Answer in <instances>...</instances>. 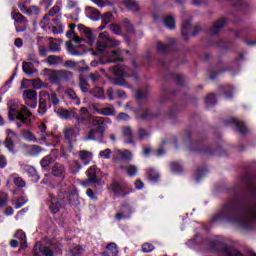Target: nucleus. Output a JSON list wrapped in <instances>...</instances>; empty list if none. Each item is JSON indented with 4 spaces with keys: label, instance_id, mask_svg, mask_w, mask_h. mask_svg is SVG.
<instances>
[{
    "label": "nucleus",
    "instance_id": "f257e3e1",
    "mask_svg": "<svg viewBox=\"0 0 256 256\" xmlns=\"http://www.w3.org/2000/svg\"><path fill=\"white\" fill-rule=\"evenodd\" d=\"M8 107V118L10 121H21L25 125H29L31 123V112L27 109L26 106L19 105V101L17 100H9L7 102Z\"/></svg>",
    "mask_w": 256,
    "mask_h": 256
},
{
    "label": "nucleus",
    "instance_id": "f03ea898",
    "mask_svg": "<svg viewBox=\"0 0 256 256\" xmlns=\"http://www.w3.org/2000/svg\"><path fill=\"white\" fill-rule=\"evenodd\" d=\"M256 220V206H251L247 208L242 217L238 219L239 225H242L245 227L250 221H255Z\"/></svg>",
    "mask_w": 256,
    "mask_h": 256
},
{
    "label": "nucleus",
    "instance_id": "7ed1b4c3",
    "mask_svg": "<svg viewBox=\"0 0 256 256\" xmlns=\"http://www.w3.org/2000/svg\"><path fill=\"white\" fill-rule=\"evenodd\" d=\"M79 133H80V130H79V127L77 126L66 127L63 130L64 141H66L68 145H72L73 141H75L77 137H79Z\"/></svg>",
    "mask_w": 256,
    "mask_h": 256
},
{
    "label": "nucleus",
    "instance_id": "20e7f679",
    "mask_svg": "<svg viewBox=\"0 0 256 256\" xmlns=\"http://www.w3.org/2000/svg\"><path fill=\"white\" fill-rule=\"evenodd\" d=\"M46 75L50 83H59L62 79L67 77L65 70H46Z\"/></svg>",
    "mask_w": 256,
    "mask_h": 256
},
{
    "label": "nucleus",
    "instance_id": "39448f33",
    "mask_svg": "<svg viewBox=\"0 0 256 256\" xmlns=\"http://www.w3.org/2000/svg\"><path fill=\"white\" fill-rule=\"evenodd\" d=\"M17 137V133L11 129L6 130V138L3 142L4 147L9 151V153H15V142L13 138Z\"/></svg>",
    "mask_w": 256,
    "mask_h": 256
},
{
    "label": "nucleus",
    "instance_id": "423d86ee",
    "mask_svg": "<svg viewBox=\"0 0 256 256\" xmlns=\"http://www.w3.org/2000/svg\"><path fill=\"white\" fill-rule=\"evenodd\" d=\"M109 189L118 197H127V195H129V192H123L125 191V186L119 184V182L115 180L111 183Z\"/></svg>",
    "mask_w": 256,
    "mask_h": 256
},
{
    "label": "nucleus",
    "instance_id": "0eeeda50",
    "mask_svg": "<svg viewBox=\"0 0 256 256\" xmlns=\"http://www.w3.org/2000/svg\"><path fill=\"white\" fill-rule=\"evenodd\" d=\"M105 57L107 59V63H117V61H123L121 49L106 52Z\"/></svg>",
    "mask_w": 256,
    "mask_h": 256
},
{
    "label": "nucleus",
    "instance_id": "6e6552de",
    "mask_svg": "<svg viewBox=\"0 0 256 256\" xmlns=\"http://www.w3.org/2000/svg\"><path fill=\"white\" fill-rule=\"evenodd\" d=\"M86 173L88 177L86 185H93L94 183H100L99 177H97V167L91 166Z\"/></svg>",
    "mask_w": 256,
    "mask_h": 256
},
{
    "label": "nucleus",
    "instance_id": "1a4fd4ad",
    "mask_svg": "<svg viewBox=\"0 0 256 256\" xmlns=\"http://www.w3.org/2000/svg\"><path fill=\"white\" fill-rule=\"evenodd\" d=\"M39 115H45L47 113V91H41L39 94Z\"/></svg>",
    "mask_w": 256,
    "mask_h": 256
},
{
    "label": "nucleus",
    "instance_id": "9d476101",
    "mask_svg": "<svg viewBox=\"0 0 256 256\" xmlns=\"http://www.w3.org/2000/svg\"><path fill=\"white\" fill-rule=\"evenodd\" d=\"M67 173V168H65V165L56 162L53 166H52V175H54V177H65V174Z\"/></svg>",
    "mask_w": 256,
    "mask_h": 256
},
{
    "label": "nucleus",
    "instance_id": "9b49d317",
    "mask_svg": "<svg viewBox=\"0 0 256 256\" xmlns=\"http://www.w3.org/2000/svg\"><path fill=\"white\" fill-rule=\"evenodd\" d=\"M92 129H97L101 134H105V119L94 117L92 119Z\"/></svg>",
    "mask_w": 256,
    "mask_h": 256
},
{
    "label": "nucleus",
    "instance_id": "f8f14e48",
    "mask_svg": "<svg viewBox=\"0 0 256 256\" xmlns=\"http://www.w3.org/2000/svg\"><path fill=\"white\" fill-rule=\"evenodd\" d=\"M51 197V202H50V211L52 213H59V211H61V207H63V204L61 203V199L53 196V195H50Z\"/></svg>",
    "mask_w": 256,
    "mask_h": 256
},
{
    "label": "nucleus",
    "instance_id": "ddd939ff",
    "mask_svg": "<svg viewBox=\"0 0 256 256\" xmlns=\"http://www.w3.org/2000/svg\"><path fill=\"white\" fill-rule=\"evenodd\" d=\"M103 135H105V134H101V132H99V130H97L95 128H91L89 130V132L87 133L85 140L86 141H96V139H103Z\"/></svg>",
    "mask_w": 256,
    "mask_h": 256
},
{
    "label": "nucleus",
    "instance_id": "4468645a",
    "mask_svg": "<svg viewBox=\"0 0 256 256\" xmlns=\"http://www.w3.org/2000/svg\"><path fill=\"white\" fill-rule=\"evenodd\" d=\"M91 120V113L87 107H82L79 111L77 121L78 123H82V121H90Z\"/></svg>",
    "mask_w": 256,
    "mask_h": 256
},
{
    "label": "nucleus",
    "instance_id": "2eb2a0df",
    "mask_svg": "<svg viewBox=\"0 0 256 256\" xmlns=\"http://www.w3.org/2000/svg\"><path fill=\"white\" fill-rule=\"evenodd\" d=\"M59 11H61V6L59 5H55L49 12H48V16H45L43 18V20L41 21V25L43 29H47V19L48 17H54V15H57V13H59Z\"/></svg>",
    "mask_w": 256,
    "mask_h": 256
},
{
    "label": "nucleus",
    "instance_id": "dca6fc26",
    "mask_svg": "<svg viewBox=\"0 0 256 256\" xmlns=\"http://www.w3.org/2000/svg\"><path fill=\"white\" fill-rule=\"evenodd\" d=\"M86 15L90 17V19H93V21H97L101 17V12L97 10L96 8H93L91 6L86 7Z\"/></svg>",
    "mask_w": 256,
    "mask_h": 256
},
{
    "label": "nucleus",
    "instance_id": "f3484780",
    "mask_svg": "<svg viewBox=\"0 0 256 256\" xmlns=\"http://www.w3.org/2000/svg\"><path fill=\"white\" fill-rule=\"evenodd\" d=\"M114 153L117 157H121V159H124L125 161H131L133 159V153L129 150L115 149Z\"/></svg>",
    "mask_w": 256,
    "mask_h": 256
},
{
    "label": "nucleus",
    "instance_id": "a211bd4d",
    "mask_svg": "<svg viewBox=\"0 0 256 256\" xmlns=\"http://www.w3.org/2000/svg\"><path fill=\"white\" fill-rule=\"evenodd\" d=\"M226 23H227V21L224 18L216 21L214 23V25L212 26V28L210 29V33H212V35H217V33L219 31H221V29H223V27H225Z\"/></svg>",
    "mask_w": 256,
    "mask_h": 256
},
{
    "label": "nucleus",
    "instance_id": "6ab92c4d",
    "mask_svg": "<svg viewBox=\"0 0 256 256\" xmlns=\"http://www.w3.org/2000/svg\"><path fill=\"white\" fill-rule=\"evenodd\" d=\"M112 72L118 78L129 77V73H127V67L125 66H115L112 68Z\"/></svg>",
    "mask_w": 256,
    "mask_h": 256
},
{
    "label": "nucleus",
    "instance_id": "aec40b11",
    "mask_svg": "<svg viewBox=\"0 0 256 256\" xmlns=\"http://www.w3.org/2000/svg\"><path fill=\"white\" fill-rule=\"evenodd\" d=\"M101 37L102 39H105L107 47H119V45H121V42L111 39L107 32H102Z\"/></svg>",
    "mask_w": 256,
    "mask_h": 256
},
{
    "label": "nucleus",
    "instance_id": "412c9836",
    "mask_svg": "<svg viewBox=\"0 0 256 256\" xmlns=\"http://www.w3.org/2000/svg\"><path fill=\"white\" fill-rule=\"evenodd\" d=\"M78 29L81 31V33H84L86 39H88L89 45H93V32L89 28L81 25L78 26Z\"/></svg>",
    "mask_w": 256,
    "mask_h": 256
},
{
    "label": "nucleus",
    "instance_id": "4be33fe9",
    "mask_svg": "<svg viewBox=\"0 0 256 256\" xmlns=\"http://www.w3.org/2000/svg\"><path fill=\"white\" fill-rule=\"evenodd\" d=\"M23 99L25 101H37V91L33 89H27L23 92Z\"/></svg>",
    "mask_w": 256,
    "mask_h": 256
},
{
    "label": "nucleus",
    "instance_id": "5701e85b",
    "mask_svg": "<svg viewBox=\"0 0 256 256\" xmlns=\"http://www.w3.org/2000/svg\"><path fill=\"white\" fill-rule=\"evenodd\" d=\"M117 253H119V250L117 248V244L115 243H110L106 247V251L104 252L105 256H116Z\"/></svg>",
    "mask_w": 256,
    "mask_h": 256
},
{
    "label": "nucleus",
    "instance_id": "b1692460",
    "mask_svg": "<svg viewBox=\"0 0 256 256\" xmlns=\"http://www.w3.org/2000/svg\"><path fill=\"white\" fill-rule=\"evenodd\" d=\"M22 137L25 141L32 142V143H37V137L31 130H23L22 131Z\"/></svg>",
    "mask_w": 256,
    "mask_h": 256
},
{
    "label": "nucleus",
    "instance_id": "393cba45",
    "mask_svg": "<svg viewBox=\"0 0 256 256\" xmlns=\"http://www.w3.org/2000/svg\"><path fill=\"white\" fill-rule=\"evenodd\" d=\"M52 21L54 23V26L52 27L48 26V29H50L54 34L63 33V24L58 22L59 20L57 19H53Z\"/></svg>",
    "mask_w": 256,
    "mask_h": 256
},
{
    "label": "nucleus",
    "instance_id": "a878e982",
    "mask_svg": "<svg viewBox=\"0 0 256 256\" xmlns=\"http://www.w3.org/2000/svg\"><path fill=\"white\" fill-rule=\"evenodd\" d=\"M46 63L48 65H59L60 63H63V58L55 55H50L47 57Z\"/></svg>",
    "mask_w": 256,
    "mask_h": 256
},
{
    "label": "nucleus",
    "instance_id": "bb28decb",
    "mask_svg": "<svg viewBox=\"0 0 256 256\" xmlns=\"http://www.w3.org/2000/svg\"><path fill=\"white\" fill-rule=\"evenodd\" d=\"M49 101V103H52V105H59L61 103V100H59V97H57V94L55 92H52L49 94L47 92L46 101Z\"/></svg>",
    "mask_w": 256,
    "mask_h": 256
},
{
    "label": "nucleus",
    "instance_id": "cd10ccee",
    "mask_svg": "<svg viewBox=\"0 0 256 256\" xmlns=\"http://www.w3.org/2000/svg\"><path fill=\"white\" fill-rule=\"evenodd\" d=\"M107 47H108L107 41H105V38L101 37V33H100L96 49L100 53H103L105 49H107Z\"/></svg>",
    "mask_w": 256,
    "mask_h": 256
},
{
    "label": "nucleus",
    "instance_id": "c85d7f7f",
    "mask_svg": "<svg viewBox=\"0 0 256 256\" xmlns=\"http://www.w3.org/2000/svg\"><path fill=\"white\" fill-rule=\"evenodd\" d=\"M66 95L74 101L75 105H81V100L77 97V93H75V90L67 89Z\"/></svg>",
    "mask_w": 256,
    "mask_h": 256
},
{
    "label": "nucleus",
    "instance_id": "c756f323",
    "mask_svg": "<svg viewBox=\"0 0 256 256\" xmlns=\"http://www.w3.org/2000/svg\"><path fill=\"white\" fill-rule=\"evenodd\" d=\"M70 173H72L73 175H75L76 173H79V170L81 169V164L79 163V161H72L68 167Z\"/></svg>",
    "mask_w": 256,
    "mask_h": 256
},
{
    "label": "nucleus",
    "instance_id": "7c9ffc66",
    "mask_svg": "<svg viewBox=\"0 0 256 256\" xmlns=\"http://www.w3.org/2000/svg\"><path fill=\"white\" fill-rule=\"evenodd\" d=\"M15 237L20 240V245L25 247L27 245V236L25 235V232L23 230H18L15 233Z\"/></svg>",
    "mask_w": 256,
    "mask_h": 256
},
{
    "label": "nucleus",
    "instance_id": "2f4dec72",
    "mask_svg": "<svg viewBox=\"0 0 256 256\" xmlns=\"http://www.w3.org/2000/svg\"><path fill=\"white\" fill-rule=\"evenodd\" d=\"M79 157H80L81 161H86L85 165H87L89 163V159H91L93 157V154H91V152H89V151L82 150L79 152Z\"/></svg>",
    "mask_w": 256,
    "mask_h": 256
},
{
    "label": "nucleus",
    "instance_id": "473e14b6",
    "mask_svg": "<svg viewBox=\"0 0 256 256\" xmlns=\"http://www.w3.org/2000/svg\"><path fill=\"white\" fill-rule=\"evenodd\" d=\"M12 19L15 21V23H27V20L25 19V16L19 12H13L12 13Z\"/></svg>",
    "mask_w": 256,
    "mask_h": 256
},
{
    "label": "nucleus",
    "instance_id": "72a5a7b5",
    "mask_svg": "<svg viewBox=\"0 0 256 256\" xmlns=\"http://www.w3.org/2000/svg\"><path fill=\"white\" fill-rule=\"evenodd\" d=\"M39 131L41 141H47V137H49V134L47 133V125H45V123H42L39 126Z\"/></svg>",
    "mask_w": 256,
    "mask_h": 256
},
{
    "label": "nucleus",
    "instance_id": "f704fd0d",
    "mask_svg": "<svg viewBox=\"0 0 256 256\" xmlns=\"http://www.w3.org/2000/svg\"><path fill=\"white\" fill-rule=\"evenodd\" d=\"M124 5L129 9V11H137L139 9V4L133 0L124 1Z\"/></svg>",
    "mask_w": 256,
    "mask_h": 256
},
{
    "label": "nucleus",
    "instance_id": "c9c22d12",
    "mask_svg": "<svg viewBox=\"0 0 256 256\" xmlns=\"http://www.w3.org/2000/svg\"><path fill=\"white\" fill-rule=\"evenodd\" d=\"M99 113L101 115H106V116H109V115H115V107H113L112 105L110 106H107V107H104L102 108Z\"/></svg>",
    "mask_w": 256,
    "mask_h": 256
},
{
    "label": "nucleus",
    "instance_id": "e433bc0d",
    "mask_svg": "<svg viewBox=\"0 0 256 256\" xmlns=\"http://www.w3.org/2000/svg\"><path fill=\"white\" fill-rule=\"evenodd\" d=\"M22 69L26 75H33V63L23 62Z\"/></svg>",
    "mask_w": 256,
    "mask_h": 256
},
{
    "label": "nucleus",
    "instance_id": "4c0bfd02",
    "mask_svg": "<svg viewBox=\"0 0 256 256\" xmlns=\"http://www.w3.org/2000/svg\"><path fill=\"white\" fill-rule=\"evenodd\" d=\"M122 135L127 139H133V137H135V135L133 134V130L129 126H124L122 128Z\"/></svg>",
    "mask_w": 256,
    "mask_h": 256
},
{
    "label": "nucleus",
    "instance_id": "58836bf2",
    "mask_svg": "<svg viewBox=\"0 0 256 256\" xmlns=\"http://www.w3.org/2000/svg\"><path fill=\"white\" fill-rule=\"evenodd\" d=\"M164 25L168 28V29H175V18H173V16H167L164 19Z\"/></svg>",
    "mask_w": 256,
    "mask_h": 256
},
{
    "label": "nucleus",
    "instance_id": "ea45409f",
    "mask_svg": "<svg viewBox=\"0 0 256 256\" xmlns=\"http://www.w3.org/2000/svg\"><path fill=\"white\" fill-rule=\"evenodd\" d=\"M90 93L98 99L105 97V93L103 92V88L101 87H95L93 90L90 91Z\"/></svg>",
    "mask_w": 256,
    "mask_h": 256
},
{
    "label": "nucleus",
    "instance_id": "a19ab883",
    "mask_svg": "<svg viewBox=\"0 0 256 256\" xmlns=\"http://www.w3.org/2000/svg\"><path fill=\"white\" fill-rule=\"evenodd\" d=\"M136 97L138 99H147L149 97V88L137 90Z\"/></svg>",
    "mask_w": 256,
    "mask_h": 256
},
{
    "label": "nucleus",
    "instance_id": "79ce46f5",
    "mask_svg": "<svg viewBox=\"0 0 256 256\" xmlns=\"http://www.w3.org/2000/svg\"><path fill=\"white\" fill-rule=\"evenodd\" d=\"M191 29H193V27H191V22L189 21L184 22L181 29V33L183 37H186V35H189V31H191Z\"/></svg>",
    "mask_w": 256,
    "mask_h": 256
},
{
    "label": "nucleus",
    "instance_id": "37998d69",
    "mask_svg": "<svg viewBox=\"0 0 256 256\" xmlns=\"http://www.w3.org/2000/svg\"><path fill=\"white\" fill-rule=\"evenodd\" d=\"M32 85L34 89H45L47 88V84L43 83V81L39 78H36L32 81Z\"/></svg>",
    "mask_w": 256,
    "mask_h": 256
},
{
    "label": "nucleus",
    "instance_id": "c03bdc74",
    "mask_svg": "<svg viewBox=\"0 0 256 256\" xmlns=\"http://www.w3.org/2000/svg\"><path fill=\"white\" fill-rule=\"evenodd\" d=\"M80 89L83 93H87L89 91V83L87 80L83 77H80V83H79Z\"/></svg>",
    "mask_w": 256,
    "mask_h": 256
},
{
    "label": "nucleus",
    "instance_id": "a18cd8bd",
    "mask_svg": "<svg viewBox=\"0 0 256 256\" xmlns=\"http://www.w3.org/2000/svg\"><path fill=\"white\" fill-rule=\"evenodd\" d=\"M51 163H53V158H51V156H45V157L40 161V165H41L44 169H47V167H49V165H51Z\"/></svg>",
    "mask_w": 256,
    "mask_h": 256
},
{
    "label": "nucleus",
    "instance_id": "49530a36",
    "mask_svg": "<svg viewBox=\"0 0 256 256\" xmlns=\"http://www.w3.org/2000/svg\"><path fill=\"white\" fill-rule=\"evenodd\" d=\"M9 201V195L5 192H0V208L5 207Z\"/></svg>",
    "mask_w": 256,
    "mask_h": 256
},
{
    "label": "nucleus",
    "instance_id": "de8ad7c7",
    "mask_svg": "<svg viewBox=\"0 0 256 256\" xmlns=\"http://www.w3.org/2000/svg\"><path fill=\"white\" fill-rule=\"evenodd\" d=\"M13 183L14 185H16V187H18L19 189H23V187H25V180H23V178L21 177H14L13 179Z\"/></svg>",
    "mask_w": 256,
    "mask_h": 256
},
{
    "label": "nucleus",
    "instance_id": "09e8293b",
    "mask_svg": "<svg viewBox=\"0 0 256 256\" xmlns=\"http://www.w3.org/2000/svg\"><path fill=\"white\" fill-rule=\"evenodd\" d=\"M126 171L130 177H135V175H137V166L129 165L126 167Z\"/></svg>",
    "mask_w": 256,
    "mask_h": 256
},
{
    "label": "nucleus",
    "instance_id": "8fccbe9b",
    "mask_svg": "<svg viewBox=\"0 0 256 256\" xmlns=\"http://www.w3.org/2000/svg\"><path fill=\"white\" fill-rule=\"evenodd\" d=\"M149 137V132L143 128H140L138 130V138L140 141H143L144 139H147Z\"/></svg>",
    "mask_w": 256,
    "mask_h": 256
},
{
    "label": "nucleus",
    "instance_id": "3c124183",
    "mask_svg": "<svg viewBox=\"0 0 256 256\" xmlns=\"http://www.w3.org/2000/svg\"><path fill=\"white\" fill-rule=\"evenodd\" d=\"M111 153V149L107 148L105 150L100 151L99 157H101L102 159H111Z\"/></svg>",
    "mask_w": 256,
    "mask_h": 256
},
{
    "label": "nucleus",
    "instance_id": "603ef678",
    "mask_svg": "<svg viewBox=\"0 0 256 256\" xmlns=\"http://www.w3.org/2000/svg\"><path fill=\"white\" fill-rule=\"evenodd\" d=\"M57 114L62 119H69V110H67V109L59 108L57 111Z\"/></svg>",
    "mask_w": 256,
    "mask_h": 256
},
{
    "label": "nucleus",
    "instance_id": "864d4df0",
    "mask_svg": "<svg viewBox=\"0 0 256 256\" xmlns=\"http://www.w3.org/2000/svg\"><path fill=\"white\" fill-rule=\"evenodd\" d=\"M235 125L239 133H242V134L247 133V127L245 126V124H243V122L236 121Z\"/></svg>",
    "mask_w": 256,
    "mask_h": 256
},
{
    "label": "nucleus",
    "instance_id": "5fc2aeb1",
    "mask_svg": "<svg viewBox=\"0 0 256 256\" xmlns=\"http://www.w3.org/2000/svg\"><path fill=\"white\" fill-rule=\"evenodd\" d=\"M205 103H207L208 105H215V103H217V98L215 97V94H210L206 96Z\"/></svg>",
    "mask_w": 256,
    "mask_h": 256
},
{
    "label": "nucleus",
    "instance_id": "6e6d98bb",
    "mask_svg": "<svg viewBox=\"0 0 256 256\" xmlns=\"http://www.w3.org/2000/svg\"><path fill=\"white\" fill-rule=\"evenodd\" d=\"M155 249V246H153V244L151 243H144L142 245V251L144 253H151V251H153Z\"/></svg>",
    "mask_w": 256,
    "mask_h": 256
},
{
    "label": "nucleus",
    "instance_id": "4d7b16f0",
    "mask_svg": "<svg viewBox=\"0 0 256 256\" xmlns=\"http://www.w3.org/2000/svg\"><path fill=\"white\" fill-rule=\"evenodd\" d=\"M124 27L128 33H135V29L133 28V24L128 19L124 20Z\"/></svg>",
    "mask_w": 256,
    "mask_h": 256
},
{
    "label": "nucleus",
    "instance_id": "13d9d810",
    "mask_svg": "<svg viewBox=\"0 0 256 256\" xmlns=\"http://www.w3.org/2000/svg\"><path fill=\"white\" fill-rule=\"evenodd\" d=\"M111 17H113V14H111V12H106L102 17V23H104V25L111 23Z\"/></svg>",
    "mask_w": 256,
    "mask_h": 256
},
{
    "label": "nucleus",
    "instance_id": "bf43d9fd",
    "mask_svg": "<svg viewBox=\"0 0 256 256\" xmlns=\"http://www.w3.org/2000/svg\"><path fill=\"white\" fill-rule=\"evenodd\" d=\"M77 117H78L77 108H70L68 110V118L69 119H76V121H77Z\"/></svg>",
    "mask_w": 256,
    "mask_h": 256
},
{
    "label": "nucleus",
    "instance_id": "052dcab7",
    "mask_svg": "<svg viewBox=\"0 0 256 256\" xmlns=\"http://www.w3.org/2000/svg\"><path fill=\"white\" fill-rule=\"evenodd\" d=\"M110 31L116 35H121V26H119V24H112L110 25Z\"/></svg>",
    "mask_w": 256,
    "mask_h": 256
},
{
    "label": "nucleus",
    "instance_id": "680f3d73",
    "mask_svg": "<svg viewBox=\"0 0 256 256\" xmlns=\"http://www.w3.org/2000/svg\"><path fill=\"white\" fill-rule=\"evenodd\" d=\"M156 47H157V50L159 51V53H165L167 51V49H169V46H167L161 42H157Z\"/></svg>",
    "mask_w": 256,
    "mask_h": 256
},
{
    "label": "nucleus",
    "instance_id": "e2e57ef3",
    "mask_svg": "<svg viewBox=\"0 0 256 256\" xmlns=\"http://www.w3.org/2000/svg\"><path fill=\"white\" fill-rule=\"evenodd\" d=\"M148 177L150 181H157V179H159V174L152 169L149 171Z\"/></svg>",
    "mask_w": 256,
    "mask_h": 256
},
{
    "label": "nucleus",
    "instance_id": "0e129e2a",
    "mask_svg": "<svg viewBox=\"0 0 256 256\" xmlns=\"http://www.w3.org/2000/svg\"><path fill=\"white\" fill-rule=\"evenodd\" d=\"M25 203H27V200H25L24 197H19V198L16 200V206H15V208H16V209H21V207H23V205H25Z\"/></svg>",
    "mask_w": 256,
    "mask_h": 256
},
{
    "label": "nucleus",
    "instance_id": "69168bd1",
    "mask_svg": "<svg viewBox=\"0 0 256 256\" xmlns=\"http://www.w3.org/2000/svg\"><path fill=\"white\" fill-rule=\"evenodd\" d=\"M117 121H129L131 117L127 113H120L116 117Z\"/></svg>",
    "mask_w": 256,
    "mask_h": 256
},
{
    "label": "nucleus",
    "instance_id": "338daca9",
    "mask_svg": "<svg viewBox=\"0 0 256 256\" xmlns=\"http://www.w3.org/2000/svg\"><path fill=\"white\" fill-rule=\"evenodd\" d=\"M50 50L56 52L61 51V45L55 41L50 42Z\"/></svg>",
    "mask_w": 256,
    "mask_h": 256
},
{
    "label": "nucleus",
    "instance_id": "774afa93",
    "mask_svg": "<svg viewBox=\"0 0 256 256\" xmlns=\"http://www.w3.org/2000/svg\"><path fill=\"white\" fill-rule=\"evenodd\" d=\"M70 253H71L72 255H81V253H83V247H81V246H76V247H74V248L70 251Z\"/></svg>",
    "mask_w": 256,
    "mask_h": 256
}]
</instances>
